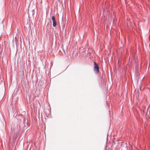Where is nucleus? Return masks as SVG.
Segmentation results:
<instances>
[{"label": "nucleus", "mask_w": 150, "mask_h": 150, "mask_svg": "<svg viewBox=\"0 0 150 150\" xmlns=\"http://www.w3.org/2000/svg\"><path fill=\"white\" fill-rule=\"evenodd\" d=\"M94 67L95 71L97 73H98L99 71V68L98 65L95 62H94Z\"/></svg>", "instance_id": "f257e3e1"}, {"label": "nucleus", "mask_w": 150, "mask_h": 150, "mask_svg": "<svg viewBox=\"0 0 150 150\" xmlns=\"http://www.w3.org/2000/svg\"><path fill=\"white\" fill-rule=\"evenodd\" d=\"M52 20L53 21V25L54 27H55L57 25V22L56 21L54 16H52Z\"/></svg>", "instance_id": "f03ea898"}]
</instances>
